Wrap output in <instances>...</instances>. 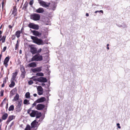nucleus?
Instances as JSON below:
<instances>
[{
    "mask_svg": "<svg viewBox=\"0 0 130 130\" xmlns=\"http://www.w3.org/2000/svg\"><path fill=\"white\" fill-rule=\"evenodd\" d=\"M36 116V118H39L41 116V112L37 111Z\"/></svg>",
    "mask_w": 130,
    "mask_h": 130,
    "instance_id": "obj_23",
    "label": "nucleus"
},
{
    "mask_svg": "<svg viewBox=\"0 0 130 130\" xmlns=\"http://www.w3.org/2000/svg\"><path fill=\"white\" fill-rule=\"evenodd\" d=\"M42 59V57L39 55L36 54L34 55L32 58L31 60L33 61H40Z\"/></svg>",
    "mask_w": 130,
    "mask_h": 130,
    "instance_id": "obj_2",
    "label": "nucleus"
},
{
    "mask_svg": "<svg viewBox=\"0 0 130 130\" xmlns=\"http://www.w3.org/2000/svg\"><path fill=\"white\" fill-rule=\"evenodd\" d=\"M23 103L24 104L26 105H28L30 104L29 101L27 99H25L24 100Z\"/></svg>",
    "mask_w": 130,
    "mask_h": 130,
    "instance_id": "obj_28",
    "label": "nucleus"
},
{
    "mask_svg": "<svg viewBox=\"0 0 130 130\" xmlns=\"http://www.w3.org/2000/svg\"><path fill=\"white\" fill-rule=\"evenodd\" d=\"M26 72H21V77L23 78H24L25 77V75Z\"/></svg>",
    "mask_w": 130,
    "mask_h": 130,
    "instance_id": "obj_35",
    "label": "nucleus"
},
{
    "mask_svg": "<svg viewBox=\"0 0 130 130\" xmlns=\"http://www.w3.org/2000/svg\"><path fill=\"white\" fill-rule=\"evenodd\" d=\"M30 19L34 21H37L39 20L40 18V15L38 14H34L30 15Z\"/></svg>",
    "mask_w": 130,
    "mask_h": 130,
    "instance_id": "obj_4",
    "label": "nucleus"
},
{
    "mask_svg": "<svg viewBox=\"0 0 130 130\" xmlns=\"http://www.w3.org/2000/svg\"><path fill=\"white\" fill-rule=\"evenodd\" d=\"M38 94L39 95H42L43 93V89L42 87L39 86L37 88Z\"/></svg>",
    "mask_w": 130,
    "mask_h": 130,
    "instance_id": "obj_10",
    "label": "nucleus"
},
{
    "mask_svg": "<svg viewBox=\"0 0 130 130\" xmlns=\"http://www.w3.org/2000/svg\"><path fill=\"white\" fill-rule=\"evenodd\" d=\"M34 2L33 0H32L29 3V5L31 6L34 3Z\"/></svg>",
    "mask_w": 130,
    "mask_h": 130,
    "instance_id": "obj_38",
    "label": "nucleus"
},
{
    "mask_svg": "<svg viewBox=\"0 0 130 130\" xmlns=\"http://www.w3.org/2000/svg\"><path fill=\"white\" fill-rule=\"evenodd\" d=\"M8 116V115L7 113H5L2 116V118L4 120H5L6 119L7 117Z\"/></svg>",
    "mask_w": 130,
    "mask_h": 130,
    "instance_id": "obj_29",
    "label": "nucleus"
},
{
    "mask_svg": "<svg viewBox=\"0 0 130 130\" xmlns=\"http://www.w3.org/2000/svg\"><path fill=\"white\" fill-rule=\"evenodd\" d=\"M0 93L1 96H3V92L2 91H1L0 92Z\"/></svg>",
    "mask_w": 130,
    "mask_h": 130,
    "instance_id": "obj_45",
    "label": "nucleus"
},
{
    "mask_svg": "<svg viewBox=\"0 0 130 130\" xmlns=\"http://www.w3.org/2000/svg\"><path fill=\"white\" fill-rule=\"evenodd\" d=\"M36 75L39 76H43L44 74L42 72H39L37 73L36 74Z\"/></svg>",
    "mask_w": 130,
    "mask_h": 130,
    "instance_id": "obj_34",
    "label": "nucleus"
},
{
    "mask_svg": "<svg viewBox=\"0 0 130 130\" xmlns=\"http://www.w3.org/2000/svg\"><path fill=\"white\" fill-rule=\"evenodd\" d=\"M5 84L3 83V84H2V87H4V85H5Z\"/></svg>",
    "mask_w": 130,
    "mask_h": 130,
    "instance_id": "obj_50",
    "label": "nucleus"
},
{
    "mask_svg": "<svg viewBox=\"0 0 130 130\" xmlns=\"http://www.w3.org/2000/svg\"><path fill=\"white\" fill-rule=\"evenodd\" d=\"M2 55L1 54L0 55V61H1V58L2 57Z\"/></svg>",
    "mask_w": 130,
    "mask_h": 130,
    "instance_id": "obj_55",
    "label": "nucleus"
},
{
    "mask_svg": "<svg viewBox=\"0 0 130 130\" xmlns=\"http://www.w3.org/2000/svg\"><path fill=\"white\" fill-rule=\"evenodd\" d=\"M38 82H39L45 83L47 82V80L44 77H40L38 79Z\"/></svg>",
    "mask_w": 130,
    "mask_h": 130,
    "instance_id": "obj_15",
    "label": "nucleus"
},
{
    "mask_svg": "<svg viewBox=\"0 0 130 130\" xmlns=\"http://www.w3.org/2000/svg\"><path fill=\"white\" fill-rule=\"evenodd\" d=\"M5 5L4 3V1H3L2 2V9L4 8V6Z\"/></svg>",
    "mask_w": 130,
    "mask_h": 130,
    "instance_id": "obj_41",
    "label": "nucleus"
},
{
    "mask_svg": "<svg viewBox=\"0 0 130 130\" xmlns=\"http://www.w3.org/2000/svg\"><path fill=\"white\" fill-rule=\"evenodd\" d=\"M37 102H36V101L32 105V107H34V106H35L36 105Z\"/></svg>",
    "mask_w": 130,
    "mask_h": 130,
    "instance_id": "obj_37",
    "label": "nucleus"
},
{
    "mask_svg": "<svg viewBox=\"0 0 130 130\" xmlns=\"http://www.w3.org/2000/svg\"><path fill=\"white\" fill-rule=\"evenodd\" d=\"M42 67H40L36 68L37 72H40L41 70Z\"/></svg>",
    "mask_w": 130,
    "mask_h": 130,
    "instance_id": "obj_36",
    "label": "nucleus"
},
{
    "mask_svg": "<svg viewBox=\"0 0 130 130\" xmlns=\"http://www.w3.org/2000/svg\"><path fill=\"white\" fill-rule=\"evenodd\" d=\"M20 70H21V72H25L24 67L23 66H20Z\"/></svg>",
    "mask_w": 130,
    "mask_h": 130,
    "instance_id": "obj_30",
    "label": "nucleus"
},
{
    "mask_svg": "<svg viewBox=\"0 0 130 130\" xmlns=\"http://www.w3.org/2000/svg\"><path fill=\"white\" fill-rule=\"evenodd\" d=\"M2 121V119H0V122H1V121Z\"/></svg>",
    "mask_w": 130,
    "mask_h": 130,
    "instance_id": "obj_61",
    "label": "nucleus"
},
{
    "mask_svg": "<svg viewBox=\"0 0 130 130\" xmlns=\"http://www.w3.org/2000/svg\"><path fill=\"white\" fill-rule=\"evenodd\" d=\"M7 47L6 46H5L4 47L2 50L3 52H4L6 49Z\"/></svg>",
    "mask_w": 130,
    "mask_h": 130,
    "instance_id": "obj_44",
    "label": "nucleus"
},
{
    "mask_svg": "<svg viewBox=\"0 0 130 130\" xmlns=\"http://www.w3.org/2000/svg\"><path fill=\"white\" fill-rule=\"evenodd\" d=\"M2 26H1V27H0V29H1V28H2Z\"/></svg>",
    "mask_w": 130,
    "mask_h": 130,
    "instance_id": "obj_63",
    "label": "nucleus"
},
{
    "mask_svg": "<svg viewBox=\"0 0 130 130\" xmlns=\"http://www.w3.org/2000/svg\"><path fill=\"white\" fill-rule=\"evenodd\" d=\"M29 46L30 48V51L32 54L37 53V48L34 45H29Z\"/></svg>",
    "mask_w": 130,
    "mask_h": 130,
    "instance_id": "obj_6",
    "label": "nucleus"
},
{
    "mask_svg": "<svg viewBox=\"0 0 130 130\" xmlns=\"http://www.w3.org/2000/svg\"><path fill=\"white\" fill-rule=\"evenodd\" d=\"M1 126L2 124L0 125V130H1Z\"/></svg>",
    "mask_w": 130,
    "mask_h": 130,
    "instance_id": "obj_58",
    "label": "nucleus"
},
{
    "mask_svg": "<svg viewBox=\"0 0 130 130\" xmlns=\"http://www.w3.org/2000/svg\"><path fill=\"white\" fill-rule=\"evenodd\" d=\"M14 124V123L13 122H12L11 124V125H10L11 126H12V125H13Z\"/></svg>",
    "mask_w": 130,
    "mask_h": 130,
    "instance_id": "obj_53",
    "label": "nucleus"
},
{
    "mask_svg": "<svg viewBox=\"0 0 130 130\" xmlns=\"http://www.w3.org/2000/svg\"><path fill=\"white\" fill-rule=\"evenodd\" d=\"M15 118V116L13 115L9 116L7 121V123H9L11 121L14 119Z\"/></svg>",
    "mask_w": 130,
    "mask_h": 130,
    "instance_id": "obj_19",
    "label": "nucleus"
},
{
    "mask_svg": "<svg viewBox=\"0 0 130 130\" xmlns=\"http://www.w3.org/2000/svg\"><path fill=\"white\" fill-rule=\"evenodd\" d=\"M45 107L44 105L41 104H38L36 106L35 108L38 110H41L43 109Z\"/></svg>",
    "mask_w": 130,
    "mask_h": 130,
    "instance_id": "obj_11",
    "label": "nucleus"
},
{
    "mask_svg": "<svg viewBox=\"0 0 130 130\" xmlns=\"http://www.w3.org/2000/svg\"><path fill=\"white\" fill-rule=\"evenodd\" d=\"M17 91V89L15 88L13 89L10 92V97L12 96L15 94V92Z\"/></svg>",
    "mask_w": 130,
    "mask_h": 130,
    "instance_id": "obj_20",
    "label": "nucleus"
},
{
    "mask_svg": "<svg viewBox=\"0 0 130 130\" xmlns=\"http://www.w3.org/2000/svg\"><path fill=\"white\" fill-rule=\"evenodd\" d=\"M14 106L13 105H11L9 108L8 110L9 111H12L14 110Z\"/></svg>",
    "mask_w": 130,
    "mask_h": 130,
    "instance_id": "obj_31",
    "label": "nucleus"
},
{
    "mask_svg": "<svg viewBox=\"0 0 130 130\" xmlns=\"http://www.w3.org/2000/svg\"><path fill=\"white\" fill-rule=\"evenodd\" d=\"M98 12H101L102 13H103V11L102 10H100V11H96L95 12V13H96Z\"/></svg>",
    "mask_w": 130,
    "mask_h": 130,
    "instance_id": "obj_42",
    "label": "nucleus"
},
{
    "mask_svg": "<svg viewBox=\"0 0 130 130\" xmlns=\"http://www.w3.org/2000/svg\"><path fill=\"white\" fill-rule=\"evenodd\" d=\"M35 11L38 13H43L44 12V10L43 8L40 7L36 9Z\"/></svg>",
    "mask_w": 130,
    "mask_h": 130,
    "instance_id": "obj_16",
    "label": "nucleus"
},
{
    "mask_svg": "<svg viewBox=\"0 0 130 130\" xmlns=\"http://www.w3.org/2000/svg\"><path fill=\"white\" fill-rule=\"evenodd\" d=\"M20 0H17V2H18Z\"/></svg>",
    "mask_w": 130,
    "mask_h": 130,
    "instance_id": "obj_64",
    "label": "nucleus"
},
{
    "mask_svg": "<svg viewBox=\"0 0 130 130\" xmlns=\"http://www.w3.org/2000/svg\"><path fill=\"white\" fill-rule=\"evenodd\" d=\"M39 3L40 6L44 7H46L49 6L50 3L46 2L41 0H39Z\"/></svg>",
    "mask_w": 130,
    "mask_h": 130,
    "instance_id": "obj_7",
    "label": "nucleus"
},
{
    "mask_svg": "<svg viewBox=\"0 0 130 130\" xmlns=\"http://www.w3.org/2000/svg\"><path fill=\"white\" fill-rule=\"evenodd\" d=\"M30 37L33 40V41L34 43L39 45L43 44L44 42L43 41L40 39H38L37 37L32 36H31Z\"/></svg>",
    "mask_w": 130,
    "mask_h": 130,
    "instance_id": "obj_1",
    "label": "nucleus"
},
{
    "mask_svg": "<svg viewBox=\"0 0 130 130\" xmlns=\"http://www.w3.org/2000/svg\"><path fill=\"white\" fill-rule=\"evenodd\" d=\"M18 73V72L17 71V70H16L15 72L13 73L12 74V77L11 78V80H15V78H16V77L17 76Z\"/></svg>",
    "mask_w": 130,
    "mask_h": 130,
    "instance_id": "obj_18",
    "label": "nucleus"
},
{
    "mask_svg": "<svg viewBox=\"0 0 130 130\" xmlns=\"http://www.w3.org/2000/svg\"><path fill=\"white\" fill-rule=\"evenodd\" d=\"M8 27L10 29L12 28V26L10 25H9L8 26Z\"/></svg>",
    "mask_w": 130,
    "mask_h": 130,
    "instance_id": "obj_49",
    "label": "nucleus"
},
{
    "mask_svg": "<svg viewBox=\"0 0 130 130\" xmlns=\"http://www.w3.org/2000/svg\"><path fill=\"white\" fill-rule=\"evenodd\" d=\"M32 32L33 33L34 35L39 37H40L41 35V33L36 30L32 31Z\"/></svg>",
    "mask_w": 130,
    "mask_h": 130,
    "instance_id": "obj_13",
    "label": "nucleus"
},
{
    "mask_svg": "<svg viewBox=\"0 0 130 130\" xmlns=\"http://www.w3.org/2000/svg\"><path fill=\"white\" fill-rule=\"evenodd\" d=\"M33 95L34 96L36 97L37 96V94H33Z\"/></svg>",
    "mask_w": 130,
    "mask_h": 130,
    "instance_id": "obj_54",
    "label": "nucleus"
},
{
    "mask_svg": "<svg viewBox=\"0 0 130 130\" xmlns=\"http://www.w3.org/2000/svg\"><path fill=\"white\" fill-rule=\"evenodd\" d=\"M23 28H22V29H21V31H20L22 33V32L23 31Z\"/></svg>",
    "mask_w": 130,
    "mask_h": 130,
    "instance_id": "obj_52",
    "label": "nucleus"
},
{
    "mask_svg": "<svg viewBox=\"0 0 130 130\" xmlns=\"http://www.w3.org/2000/svg\"><path fill=\"white\" fill-rule=\"evenodd\" d=\"M17 9H16V7H14L13 8V10H12L11 15H13L14 17H15L17 15Z\"/></svg>",
    "mask_w": 130,
    "mask_h": 130,
    "instance_id": "obj_17",
    "label": "nucleus"
},
{
    "mask_svg": "<svg viewBox=\"0 0 130 130\" xmlns=\"http://www.w3.org/2000/svg\"><path fill=\"white\" fill-rule=\"evenodd\" d=\"M41 85L42 86H44L45 85V84L44 83H42V84H41Z\"/></svg>",
    "mask_w": 130,
    "mask_h": 130,
    "instance_id": "obj_51",
    "label": "nucleus"
},
{
    "mask_svg": "<svg viewBox=\"0 0 130 130\" xmlns=\"http://www.w3.org/2000/svg\"><path fill=\"white\" fill-rule=\"evenodd\" d=\"M6 36H3L2 38L1 39L2 43H4L5 42L6 39Z\"/></svg>",
    "mask_w": 130,
    "mask_h": 130,
    "instance_id": "obj_32",
    "label": "nucleus"
},
{
    "mask_svg": "<svg viewBox=\"0 0 130 130\" xmlns=\"http://www.w3.org/2000/svg\"><path fill=\"white\" fill-rule=\"evenodd\" d=\"M21 33V32L20 30H18L17 31L15 34V36L18 38H19L20 36V34Z\"/></svg>",
    "mask_w": 130,
    "mask_h": 130,
    "instance_id": "obj_24",
    "label": "nucleus"
},
{
    "mask_svg": "<svg viewBox=\"0 0 130 130\" xmlns=\"http://www.w3.org/2000/svg\"><path fill=\"white\" fill-rule=\"evenodd\" d=\"M28 26L30 28H32L36 30L38 29L39 28V26L38 25L35 24L33 23H30L29 24Z\"/></svg>",
    "mask_w": 130,
    "mask_h": 130,
    "instance_id": "obj_8",
    "label": "nucleus"
},
{
    "mask_svg": "<svg viewBox=\"0 0 130 130\" xmlns=\"http://www.w3.org/2000/svg\"><path fill=\"white\" fill-rule=\"evenodd\" d=\"M6 78H5L4 79V80H3V83H4L5 84L6 83Z\"/></svg>",
    "mask_w": 130,
    "mask_h": 130,
    "instance_id": "obj_47",
    "label": "nucleus"
},
{
    "mask_svg": "<svg viewBox=\"0 0 130 130\" xmlns=\"http://www.w3.org/2000/svg\"><path fill=\"white\" fill-rule=\"evenodd\" d=\"M11 83L9 85V86L10 88H12L14 86L15 83L14 82V81L12 80H11Z\"/></svg>",
    "mask_w": 130,
    "mask_h": 130,
    "instance_id": "obj_25",
    "label": "nucleus"
},
{
    "mask_svg": "<svg viewBox=\"0 0 130 130\" xmlns=\"http://www.w3.org/2000/svg\"><path fill=\"white\" fill-rule=\"evenodd\" d=\"M19 46V44L18 43V41L17 40V43L15 45V50H17Z\"/></svg>",
    "mask_w": 130,
    "mask_h": 130,
    "instance_id": "obj_33",
    "label": "nucleus"
},
{
    "mask_svg": "<svg viewBox=\"0 0 130 130\" xmlns=\"http://www.w3.org/2000/svg\"><path fill=\"white\" fill-rule=\"evenodd\" d=\"M22 53V51L21 50H20V54H21Z\"/></svg>",
    "mask_w": 130,
    "mask_h": 130,
    "instance_id": "obj_59",
    "label": "nucleus"
},
{
    "mask_svg": "<svg viewBox=\"0 0 130 130\" xmlns=\"http://www.w3.org/2000/svg\"><path fill=\"white\" fill-rule=\"evenodd\" d=\"M86 15L87 16V17H88L89 16V15L88 14V13H86Z\"/></svg>",
    "mask_w": 130,
    "mask_h": 130,
    "instance_id": "obj_56",
    "label": "nucleus"
},
{
    "mask_svg": "<svg viewBox=\"0 0 130 130\" xmlns=\"http://www.w3.org/2000/svg\"><path fill=\"white\" fill-rule=\"evenodd\" d=\"M39 125L38 122L36 120H35L31 124V128L33 130H36Z\"/></svg>",
    "mask_w": 130,
    "mask_h": 130,
    "instance_id": "obj_3",
    "label": "nucleus"
},
{
    "mask_svg": "<svg viewBox=\"0 0 130 130\" xmlns=\"http://www.w3.org/2000/svg\"><path fill=\"white\" fill-rule=\"evenodd\" d=\"M9 59L10 58L9 57H7L5 58L4 60L3 64L6 68L8 66V63L9 61Z\"/></svg>",
    "mask_w": 130,
    "mask_h": 130,
    "instance_id": "obj_12",
    "label": "nucleus"
},
{
    "mask_svg": "<svg viewBox=\"0 0 130 130\" xmlns=\"http://www.w3.org/2000/svg\"><path fill=\"white\" fill-rule=\"evenodd\" d=\"M107 48L108 49V50H109V47H108Z\"/></svg>",
    "mask_w": 130,
    "mask_h": 130,
    "instance_id": "obj_62",
    "label": "nucleus"
},
{
    "mask_svg": "<svg viewBox=\"0 0 130 130\" xmlns=\"http://www.w3.org/2000/svg\"><path fill=\"white\" fill-rule=\"evenodd\" d=\"M109 45L108 44H107V46H109Z\"/></svg>",
    "mask_w": 130,
    "mask_h": 130,
    "instance_id": "obj_60",
    "label": "nucleus"
},
{
    "mask_svg": "<svg viewBox=\"0 0 130 130\" xmlns=\"http://www.w3.org/2000/svg\"><path fill=\"white\" fill-rule=\"evenodd\" d=\"M117 125L118 126V127L119 128H121V127L120 126V124L119 123H117Z\"/></svg>",
    "mask_w": 130,
    "mask_h": 130,
    "instance_id": "obj_48",
    "label": "nucleus"
},
{
    "mask_svg": "<svg viewBox=\"0 0 130 130\" xmlns=\"http://www.w3.org/2000/svg\"><path fill=\"white\" fill-rule=\"evenodd\" d=\"M39 79V78H35L33 80L34 81H38V79Z\"/></svg>",
    "mask_w": 130,
    "mask_h": 130,
    "instance_id": "obj_46",
    "label": "nucleus"
},
{
    "mask_svg": "<svg viewBox=\"0 0 130 130\" xmlns=\"http://www.w3.org/2000/svg\"><path fill=\"white\" fill-rule=\"evenodd\" d=\"M2 32L1 30H0V35L2 34Z\"/></svg>",
    "mask_w": 130,
    "mask_h": 130,
    "instance_id": "obj_57",
    "label": "nucleus"
},
{
    "mask_svg": "<svg viewBox=\"0 0 130 130\" xmlns=\"http://www.w3.org/2000/svg\"><path fill=\"white\" fill-rule=\"evenodd\" d=\"M46 99L44 97H42L38 99L36 101L37 103H42L46 101Z\"/></svg>",
    "mask_w": 130,
    "mask_h": 130,
    "instance_id": "obj_14",
    "label": "nucleus"
},
{
    "mask_svg": "<svg viewBox=\"0 0 130 130\" xmlns=\"http://www.w3.org/2000/svg\"><path fill=\"white\" fill-rule=\"evenodd\" d=\"M27 66L28 67H35L37 65L36 63L35 62H32L28 64Z\"/></svg>",
    "mask_w": 130,
    "mask_h": 130,
    "instance_id": "obj_21",
    "label": "nucleus"
},
{
    "mask_svg": "<svg viewBox=\"0 0 130 130\" xmlns=\"http://www.w3.org/2000/svg\"><path fill=\"white\" fill-rule=\"evenodd\" d=\"M25 96L26 98L29 99L30 98V93L29 92H26L25 94Z\"/></svg>",
    "mask_w": 130,
    "mask_h": 130,
    "instance_id": "obj_26",
    "label": "nucleus"
},
{
    "mask_svg": "<svg viewBox=\"0 0 130 130\" xmlns=\"http://www.w3.org/2000/svg\"><path fill=\"white\" fill-rule=\"evenodd\" d=\"M22 101L21 100H19L18 101L16 109L17 112L20 111L22 109L21 105L22 103Z\"/></svg>",
    "mask_w": 130,
    "mask_h": 130,
    "instance_id": "obj_5",
    "label": "nucleus"
},
{
    "mask_svg": "<svg viewBox=\"0 0 130 130\" xmlns=\"http://www.w3.org/2000/svg\"><path fill=\"white\" fill-rule=\"evenodd\" d=\"M19 95L17 93L15 95V96L14 97L13 99V101H18L19 100Z\"/></svg>",
    "mask_w": 130,
    "mask_h": 130,
    "instance_id": "obj_22",
    "label": "nucleus"
},
{
    "mask_svg": "<svg viewBox=\"0 0 130 130\" xmlns=\"http://www.w3.org/2000/svg\"><path fill=\"white\" fill-rule=\"evenodd\" d=\"M42 51V49L41 48L39 49L38 51L37 50V53H40Z\"/></svg>",
    "mask_w": 130,
    "mask_h": 130,
    "instance_id": "obj_39",
    "label": "nucleus"
},
{
    "mask_svg": "<svg viewBox=\"0 0 130 130\" xmlns=\"http://www.w3.org/2000/svg\"><path fill=\"white\" fill-rule=\"evenodd\" d=\"M32 129H33L31 128L30 126L29 125H27L25 130H34Z\"/></svg>",
    "mask_w": 130,
    "mask_h": 130,
    "instance_id": "obj_27",
    "label": "nucleus"
},
{
    "mask_svg": "<svg viewBox=\"0 0 130 130\" xmlns=\"http://www.w3.org/2000/svg\"><path fill=\"white\" fill-rule=\"evenodd\" d=\"M32 71L33 72H37L36 68L32 70Z\"/></svg>",
    "mask_w": 130,
    "mask_h": 130,
    "instance_id": "obj_43",
    "label": "nucleus"
},
{
    "mask_svg": "<svg viewBox=\"0 0 130 130\" xmlns=\"http://www.w3.org/2000/svg\"><path fill=\"white\" fill-rule=\"evenodd\" d=\"M37 111L32 110L31 109H29L27 111V113L32 117H34L36 116Z\"/></svg>",
    "mask_w": 130,
    "mask_h": 130,
    "instance_id": "obj_9",
    "label": "nucleus"
},
{
    "mask_svg": "<svg viewBox=\"0 0 130 130\" xmlns=\"http://www.w3.org/2000/svg\"><path fill=\"white\" fill-rule=\"evenodd\" d=\"M33 83L32 81V80H29L28 82V84L30 85H31Z\"/></svg>",
    "mask_w": 130,
    "mask_h": 130,
    "instance_id": "obj_40",
    "label": "nucleus"
}]
</instances>
